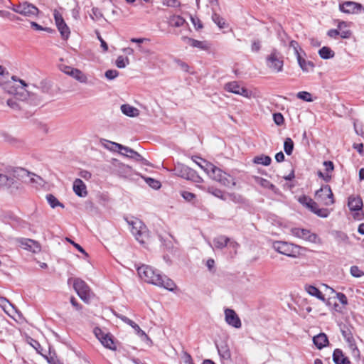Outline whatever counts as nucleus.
<instances>
[{
  "label": "nucleus",
  "instance_id": "obj_1",
  "mask_svg": "<svg viewBox=\"0 0 364 364\" xmlns=\"http://www.w3.org/2000/svg\"><path fill=\"white\" fill-rule=\"evenodd\" d=\"M137 272L140 278L147 283L164 287L171 291L176 288V284L171 279L149 265L142 264L137 268Z\"/></svg>",
  "mask_w": 364,
  "mask_h": 364
},
{
  "label": "nucleus",
  "instance_id": "obj_2",
  "mask_svg": "<svg viewBox=\"0 0 364 364\" xmlns=\"http://www.w3.org/2000/svg\"><path fill=\"white\" fill-rule=\"evenodd\" d=\"M205 164L204 171L215 181L219 182L222 185L229 187L230 186H235V182L234 178L227 173L223 171L220 168H218L211 163L203 161Z\"/></svg>",
  "mask_w": 364,
  "mask_h": 364
},
{
  "label": "nucleus",
  "instance_id": "obj_3",
  "mask_svg": "<svg viewBox=\"0 0 364 364\" xmlns=\"http://www.w3.org/2000/svg\"><path fill=\"white\" fill-rule=\"evenodd\" d=\"M272 247L277 252L293 258L299 257L302 251L306 250L305 247L285 241H274Z\"/></svg>",
  "mask_w": 364,
  "mask_h": 364
},
{
  "label": "nucleus",
  "instance_id": "obj_4",
  "mask_svg": "<svg viewBox=\"0 0 364 364\" xmlns=\"http://www.w3.org/2000/svg\"><path fill=\"white\" fill-rule=\"evenodd\" d=\"M14 179L21 181L26 183H37L41 185L43 182V179L36 174L31 173L23 168H15L10 173Z\"/></svg>",
  "mask_w": 364,
  "mask_h": 364
},
{
  "label": "nucleus",
  "instance_id": "obj_5",
  "mask_svg": "<svg viewBox=\"0 0 364 364\" xmlns=\"http://www.w3.org/2000/svg\"><path fill=\"white\" fill-rule=\"evenodd\" d=\"M173 172L175 175L194 183H199L203 181L195 170L181 163L175 164Z\"/></svg>",
  "mask_w": 364,
  "mask_h": 364
},
{
  "label": "nucleus",
  "instance_id": "obj_6",
  "mask_svg": "<svg viewBox=\"0 0 364 364\" xmlns=\"http://www.w3.org/2000/svg\"><path fill=\"white\" fill-rule=\"evenodd\" d=\"M73 282V288L80 298L85 302L88 303L90 299L91 290L87 283L80 278H69L68 283Z\"/></svg>",
  "mask_w": 364,
  "mask_h": 364
},
{
  "label": "nucleus",
  "instance_id": "obj_7",
  "mask_svg": "<svg viewBox=\"0 0 364 364\" xmlns=\"http://www.w3.org/2000/svg\"><path fill=\"white\" fill-rule=\"evenodd\" d=\"M266 64L269 69L274 73H280L283 70L284 57L275 48L266 58Z\"/></svg>",
  "mask_w": 364,
  "mask_h": 364
},
{
  "label": "nucleus",
  "instance_id": "obj_8",
  "mask_svg": "<svg viewBox=\"0 0 364 364\" xmlns=\"http://www.w3.org/2000/svg\"><path fill=\"white\" fill-rule=\"evenodd\" d=\"M316 200L326 206L335 203V199L332 190L328 185H322L315 193Z\"/></svg>",
  "mask_w": 364,
  "mask_h": 364
},
{
  "label": "nucleus",
  "instance_id": "obj_9",
  "mask_svg": "<svg viewBox=\"0 0 364 364\" xmlns=\"http://www.w3.org/2000/svg\"><path fill=\"white\" fill-rule=\"evenodd\" d=\"M291 232L294 236L301 238L310 242L318 243L320 242V238L318 235L311 232L309 230L294 228L291 230Z\"/></svg>",
  "mask_w": 364,
  "mask_h": 364
},
{
  "label": "nucleus",
  "instance_id": "obj_10",
  "mask_svg": "<svg viewBox=\"0 0 364 364\" xmlns=\"http://www.w3.org/2000/svg\"><path fill=\"white\" fill-rule=\"evenodd\" d=\"M53 16L58 30L60 33V36L63 40H68L70 35V28L65 22L61 14L57 10L54 11Z\"/></svg>",
  "mask_w": 364,
  "mask_h": 364
},
{
  "label": "nucleus",
  "instance_id": "obj_11",
  "mask_svg": "<svg viewBox=\"0 0 364 364\" xmlns=\"http://www.w3.org/2000/svg\"><path fill=\"white\" fill-rule=\"evenodd\" d=\"M225 319L228 325L235 328H240L242 326L241 320L233 309H226L225 310Z\"/></svg>",
  "mask_w": 364,
  "mask_h": 364
},
{
  "label": "nucleus",
  "instance_id": "obj_12",
  "mask_svg": "<svg viewBox=\"0 0 364 364\" xmlns=\"http://www.w3.org/2000/svg\"><path fill=\"white\" fill-rule=\"evenodd\" d=\"M132 232L135 236L136 240L140 243H144L145 238L147 236L146 231L145 230L146 228L142 225L140 221L132 223Z\"/></svg>",
  "mask_w": 364,
  "mask_h": 364
},
{
  "label": "nucleus",
  "instance_id": "obj_13",
  "mask_svg": "<svg viewBox=\"0 0 364 364\" xmlns=\"http://www.w3.org/2000/svg\"><path fill=\"white\" fill-rule=\"evenodd\" d=\"M225 90L244 97L249 96V91L247 88L241 87L236 81L228 82L225 85Z\"/></svg>",
  "mask_w": 364,
  "mask_h": 364
},
{
  "label": "nucleus",
  "instance_id": "obj_14",
  "mask_svg": "<svg viewBox=\"0 0 364 364\" xmlns=\"http://www.w3.org/2000/svg\"><path fill=\"white\" fill-rule=\"evenodd\" d=\"M362 7L360 4L354 1H346L339 6L340 10L346 14L358 13L362 9Z\"/></svg>",
  "mask_w": 364,
  "mask_h": 364
},
{
  "label": "nucleus",
  "instance_id": "obj_15",
  "mask_svg": "<svg viewBox=\"0 0 364 364\" xmlns=\"http://www.w3.org/2000/svg\"><path fill=\"white\" fill-rule=\"evenodd\" d=\"M62 70L67 75L73 77L75 79L80 82H85L87 81L86 75L80 70L73 68L70 66L65 65Z\"/></svg>",
  "mask_w": 364,
  "mask_h": 364
},
{
  "label": "nucleus",
  "instance_id": "obj_16",
  "mask_svg": "<svg viewBox=\"0 0 364 364\" xmlns=\"http://www.w3.org/2000/svg\"><path fill=\"white\" fill-rule=\"evenodd\" d=\"M38 13L39 9L33 4L28 1L22 2V7L20 14L27 17H33L37 16Z\"/></svg>",
  "mask_w": 364,
  "mask_h": 364
},
{
  "label": "nucleus",
  "instance_id": "obj_17",
  "mask_svg": "<svg viewBox=\"0 0 364 364\" xmlns=\"http://www.w3.org/2000/svg\"><path fill=\"white\" fill-rule=\"evenodd\" d=\"M123 151H124L127 153H129V154H125L121 151H119V154L123 156H125L126 157L135 160L136 161L141 162L142 164H144V165L149 164L148 161L146 159H145L141 154H139L138 152H136L134 149H132L128 146H124V148H123Z\"/></svg>",
  "mask_w": 364,
  "mask_h": 364
},
{
  "label": "nucleus",
  "instance_id": "obj_18",
  "mask_svg": "<svg viewBox=\"0 0 364 364\" xmlns=\"http://www.w3.org/2000/svg\"><path fill=\"white\" fill-rule=\"evenodd\" d=\"M298 201L314 214L315 211L316 212V210L318 208V203L306 195L300 196Z\"/></svg>",
  "mask_w": 364,
  "mask_h": 364
},
{
  "label": "nucleus",
  "instance_id": "obj_19",
  "mask_svg": "<svg viewBox=\"0 0 364 364\" xmlns=\"http://www.w3.org/2000/svg\"><path fill=\"white\" fill-rule=\"evenodd\" d=\"M21 244L24 249L33 253H38L41 250V245L37 241L31 239H22Z\"/></svg>",
  "mask_w": 364,
  "mask_h": 364
},
{
  "label": "nucleus",
  "instance_id": "obj_20",
  "mask_svg": "<svg viewBox=\"0 0 364 364\" xmlns=\"http://www.w3.org/2000/svg\"><path fill=\"white\" fill-rule=\"evenodd\" d=\"M332 358L335 364H351L349 358L345 355L343 350L340 348H336L333 350Z\"/></svg>",
  "mask_w": 364,
  "mask_h": 364
},
{
  "label": "nucleus",
  "instance_id": "obj_21",
  "mask_svg": "<svg viewBox=\"0 0 364 364\" xmlns=\"http://www.w3.org/2000/svg\"><path fill=\"white\" fill-rule=\"evenodd\" d=\"M117 317L119 318L122 321H123L127 324L132 326L140 336H141V337L144 336L146 339L149 340V338L146 334V333L143 330H141V328L139 327V326L138 324H136L134 321H133L132 320L129 319V318H127V316H125L124 315H117Z\"/></svg>",
  "mask_w": 364,
  "mask_h": 364
},
{
  "label": "nucleus",
  "instance_id": "obj_22",
  "mask_svg": "<svg viewBox=\"0 0 364 364\" xmlns=\"http://www.w3.org/2000/svg\"><path fill=\"white\" fill-rule=\"evenodd\" d=\"M73 191L75 194L80 197H85L87 195L86 186L80 178L75 180L73 183Z\"/></svg>",
  "mask_w": 364,
  "mask_h": 364
},
{
  "label": "nucleus",
  "instance_id": "obj_23",
  "mask_svg": "<svg viewBox=\"0 0 364 364\" xmlns=\"http://www.w3.org/2000/svg\"><path fill=\"white\" fill-rule=\"evenodd\" d=\"M313 343L319 350L327 346L329 343L328 338L326 333H320L313 337Z\"/></svg>",
  "mask_w": 364,
  "mask_h": 364
},
{
  "label": "nucleus",
  "instance_id": "obj_24",
  "mask_svg": "<svg viewBox=\"0 0 364 364\" xmlns=\"http://www.w3.org/2000/svg\"><path fill=\"white\" fill-rule=\"evenodd\" d=\"M100 142L101 145L103 146L105 149L111 151H118L119 153L120 151H122L123 148L125 146L117 142L111 141L105 139H101Z\"/></svg>",
  "mask_w": 364,
  "mask_h": 364
},
{
  "label": "nucleus",
  "instance_id": "obj_25",
  "mask_svg": "<svg viewBox=\"0 0 364 364\" xmlns=\"http://www.w3.org/2000/svg\"><path fill=\"white\" fill-rule=\"evenodd\" d=\"M182 39L193 48H198L202 50H207L208 48V46L204 41H200L187 36L183 37Z\"/></svg>",
  "mask_w": 364,
  "mask_h": 364
},
{
  "label": "nucleus",
  "instance_id": "obj_26",
  "mask_svg": "<svg viewBox=\"0 0 364 364\" xmlns=\"http://www.w3.org/2000/svg\"><path fill=\"white\" fill-rule=\"evenodd\" d=\"M121 111L124 114L131 117L139 115V109L128 104L122 105L121 106Z\"/></svg>",
  "mask_w": 364,
  "mask_h": 364
},
{
  "label": "nucleus",
  "instance_id": "obj_27",
  "mask_svg": "<svg viewBox=\"0 0 364 364\" xmlns=\"http://www.w3.org/2000/svg\"><path fill=\"white\" fill-rule=\"evenodd\" d=\"M348 205L351 211L360 210L363 206V202L359 198H348Z\"/></svg>",
  "mask_w": 364,
  "mask_h": 364
},
{
  "label": "nucleus",
  "instance_id": "obj_28",
  "mask_svg": "<svg viewBox=\"0 0 364 364\" xmlns=\"http://www.w3.org/2000/svg\"><path fill=\"white\" fill-rule=\"evenodd\" d=\"M100 342L107 348L112 350H116L117 349L113 336L109 333H108V335L105 336V338Z\"/></svg>",
  "mask_w": 364,
  "mask_h": 364
},
{
  "label": "nucleus",
  "instance_id": "obj_29",
  "mask_svg": "<svg viewBox=\"0 0 364 364\" xmlns=\"http://www.w3.org/2000/svg\"><path fill=\"white\" fill-rule=\"evenodd\" d=\"M305 289L310 295L316 296L317 299L323 301H325L323 294L317 287L312 285H307Z\"/></svg>",
  "mask_w": 364,
  "mask_h": 364
},
{
  "label": "nucleus",
  "instance_id": "obj_30",
  "mask_svg": "<svg viewBox=\"0 0 364 364\" xmlns=\"http://www.w3.org/2000/svg\"><path fill=\"white\" fill-rule=\"evenodd\" d=\"M229 241L230 239L228 237L220 235L213 240V245L215 248L223 249L227 246Z\"/></svg>",
  "mask_w": 364,
  "mask_h": 364
},
{
  "label": "nucleus",
  "instance_id": "obj_31",
  "mask_svg": "<svg viewBox=\"0 0 364 364\" xmlns=\"http://www.w3.org/2000/svg\"><path fill=\"white\" fill-rule=\"evenodd\" d=\"M16 181H14V178L11 177V174L9 176L6 174L0 173V186H6L8 188L11 187Z\"/></svg>",
  "mask_w": 364,
  "mask_h": 364
},
{
  "label": "nucleus",
  "instance_id": "obj_32",
  "mask_svg": "<svg viewBox=\"0 0 364 364\" xmlns=\"http://www.w3.org/2000/svg\"><path fill=\"white\" fill-rule=\"evenodd\" d=\"M207 192L211 193L214 196L220 198L221 200H227V193H225L220 189L215 188L213 186H208L205 188Z\"/></svg>",
  "mask_w": 364,
  "mask_h": 364
},
{
  "label": "nucleus",
  "instance_id": "obj_33",
  "mask_svg": "<svg viewBox=\"0 0 364 364\" xmlns=\"http://www.w3.org/2000/svg\"><path fill=\"white\" fill-rule=\"evenodd\" d=\"M320 57L323 59L327 60L334 57L335 53L329 47L323 46L318 50Z\"/></svg>",
  "mask_w": 364,
  "mask_h": 364
},
{
  "label": "nucleus",
  "instance_id": "obj_34",
  "mask_svg": "<svg viewBox=\"0 0 364 364\" xmlns=\"http://www.w3.org/2000/svg\"><path fill=\"white\" fill-rule=\"evenodd\" d=\"M346 26H347V25L345 21H341V22H339V23L338 25V31H340V36L342 38H345V39L350 38L352 35V32L350 30L343 28L344 27H346Z\"/></svg>",
  "mask_w": 364,
  "mask_h": 364
},
{
  "label": "nucleus",
  "instance_id": "obj_35",
  "mask_svg": "<svg viewBox=\"0 0 364 364\" xmlns=\"http://www.w3.org/2000/svg\"><path fill=\"white\" fill-rule=\"evenodd\" d=\"M253 162L257 164L269 166L272 162V159L269 156L262 154V155L255 156L253 159Z\"/></svg>",
  "mask_w": 364,
  "mask_h": 364
},
{
  "label": "nucleus",
  "instance_id": "obj_36",
  "mask_svg": "<svg viewBox=\"0 0 364 364\" xmlns=\"http://www.w3.org/2000/svg\"><path fill=\"white\" fill-rule=\"evenodd\" d=\"M298 63L300 66V68L302 69L304 72L309 71V66H310L311 68L314 67V65L313 62L311 61H306L304 58H303L300 54H298V57H296Z\"/></svg>",
  "mask_w": 364,
  "mask_h": 364
},
{
  "label": "nucleus",
  "instance_id": "obj_37",
  "mask_svg": "<svg viewBox=\"0 0 364 364\" xmlns=\"http://www.w3.org/2000/svg\"><path fill=\"white\" fill-rule=\"evenodd\" d=\"M46 198L48 203H49V205H50V207L52 208H55L58 206L61 207L63 208L65 207L64 205L62 203H60L58 200V198L53 194H50V193L47 194Z\"/></svg>",
  "mask_w": 364,
  "mask_h": 364
},
{
  "label": "nucleus",
  "instance_id": "obj_38",
  "mask_svg": "<svg viewBox=\"0 0 364 364\" xmlns=\"http://www.w3.org/2000/svg\"><path fill=\"white\" fill-rule=\"evenodd\" d=\"M228 198L235 203L243 204L245 203V198L241 195L235 193H227Z\"/></svg>",
  "mask_w": 364,
  "mask_h": 364
},
{
  "label": "nucleus",
  "instance_id": "obj_39",
  "mask_svg": "<svg viewBox=\"0 0 364 364\" xmlns=\"http://www.w3.org/2000/svg\"><path fill=\"white\" fill-rule=\"evenodd\" d=\"M294 146V141L291 138L287 137L285 139L284 141V150L287 155H291L292 154Z\"/></svg>",
  "mask_w": 364,
  "mask_h": 364
},
{
  "label": "nucleus",
  "instance_id": "obj_40",
  "mask_svg": "<svg viewBox=\"0 0 364 364\" xmlns=\"http://www.w3.org/2000/svg\"><path fill=\"white\" fill-rule=\"evenodd\" d=\"M186 22L185 19L180 16H174L169 21L170 26L173 27H181Z\"/></svg>",
  "mask_w": 364,
  "mask_h": 364
},
{
  "label": "nucleus",
  "instance_id": "obj_41",
  "mask_svg": "<svg viewBox=\"0 0 364 364\" xmlns=\"http://www.w3.org/2000/svg\"><path fill=\"white\" fill-rule=\"evenodd\" d=\"M342 335L350 348L355 346V339L350 331H342Z\"/></svg>",
  "mask_w": 364,
  "mask_h": 364
},
{
  "label": "nucleus",
  "instance_id": "obj_42",
  "mask_svg": "<svg viewBox=\"0 0 364 364\" xmlns=\"http://www.w3.org/2000/svg\"><path fill=\"white\" fill-rule=\"evenodd\" d=\"M212 19L218 26L219 28H223L225 27V21L219 14L213 13L212 16Z\"/></svg>",
  "mask_w": 364,
  "mask_h": 364
},
{
  "label": "nucleus",
  "instance_id": "obj_43",
  "mask_svg": "<svg viewBox=\"0 0 364 364\" xmlns=\"http://www.w3.org/2000/svg\"><path fill=\"white\" fill-rule=\"evenodd\" d=\"M129 63V60L127 57L120 55L116 60V65L119 68H124Z\"/></svg>",
  "mask_w": 364,
  "mask_h": 364
},
{
  "label": "nucleus",
  "instance_id": "obj_44",
  "mask_svg": "<svg viewBox=\"0 0 364 364\" xmlns=\"http://www.w3.org/2000/svg\"><path fill=\"white\" fill-rule=\"evenodd\" d=\"M296 97L299 99H301V100H304L305 102H310L313 101L311 94L310 92H306V91L299 92L296 94Z\"/></svg>",
  "mask_w": 364,
  "mask_h": 364
},
{
  "label": "nucleus",
  "instance_id": "obj_45",
  "mask_svg": "<svg viewBox=\"0 0 364 364\" xmlns=\"http://www.w3.org/2000/svg\"><path fill=\"white\" fill-rule=\"evenodd\" d=\"M145 181L150 187L156 190L159 189L161 186L160 181L150 177L146 178Z\"/></svg>",
  "mask_w": 364,
  "mask_h": 364
},
{
  "label": "nucleus",
  "instance_id": "obj_46",
  "mask_svg": "<svg viewBox=\"0 0 364 364\" xmlns=\"http://www.w3.org/2000/svg\"><path fill=\"white\" fill-rule=\"evenodd\" d=\"M350 272L353 277L357 278L364 275V272L361 271L358 266H352Z\"/></svg>",
  "mask_w": 364,
  "mask_h": 364
},
{
  "label": "nucleus",
  "instance_id": "obj_47",
  "mask_svg": "<svg viewBox=\"0 0 364 364\" xmlns=\"http://www.w3.org/2000/svg\"><path fill=\"white\" fill-rule=\"evenodd\" d=\"M6 103L13 109L17 110L20 109L19 104L16 97L8 99Z\"/></svg>",
  "mask_w": 364,
  "mask_h": 364
},
{
  "label": "nucleus",
  "instance_id": "obj_48",
  "mask_svg": "<svg viewBox=\"0 0 364 364\" xmlns=\"http://www.w3.org/2000/svg\"><path fill=\"white\" fill-rule=\"evenodd\" d=\"M191 21L193 24L196 30L198 31L203 28V26L201 21L197 16H191Z\"/></svg>",
  "mask_w": 364,
  "mask_h": 364
},
{
  "label": "nucleus",
  "instance_id": "obj_49",
  "mask_svg": "<svg viewBox=\"0 0 364 364\" xmlns=\"http://www.w3.org/2000/svg\"><path fill=\"white\" fill-rule=\"evenodd\" d=\"M273 119L274 123L278 126L283 124L284 122L283 115L279 112L273 114Z\"/></svg>",
  "mask_w": 364,
  "mask_h": 364
},
{
  "label": "nucleus",
  "instance_id": "obj_50",
  "mask_svg": "<svg viewBox=\"0 0 364 364\" xmlns=\"http://www.w3.org/2000/svg\"><path fill=\"white\" fill-rule=\"evenodd\" d=\"M90 17L93 20H99L102 17V13L98 8H92V14H90Z\"/></svg>",
  "mask_w": 364,
  "mask_h": 364
},
{
  "label": "nucleus",
  "instance_id": "obj_51",
  "mask_svg": "<svg viewBox=\"0 0 364 364\" xmlns=\"http://www.w3.org/2000/svg\"><path fill=\"white\" fill-rule=\"evenodd\" d=\"M96 337L99 339L100 341L103 340L105 336L108 335V333H105L100 328L95 327L93 331Z\"/></svg>",
  "mask_w": 364,
  "mask_h": 364
},
{
  "label": "nucleus",
  "instance_id": "obj_52",
  "mask_svg": "<svg viewBox=\"0 0 364 364\" xmlns=\"http://www.w3.org/2000/svg\"><path fill=\"white\" fill-rule=\"evenodd\" d=\"M46 359L49 364H63L58 359V358L55 355V353L52 355L50 351L49 356H47Z\"/></svg>",
  "mask_w": 364,
  "mask_h": 364
},
{
  "label": "nucleus",
  "instance_id": "obj_53",
  "mask_svg": "<svg viewBox=\"0 0 364 364\" xmlns=\"http://www.w3.org/2000/svg\"><path fill=\"white\" fill-rule=\"evenodd\" d=\"M119 75V72L116 70H108L105 72V77L108 80H114Z\"/></svg>",
  "mask_w": 364,
  "mask_h": 364
},
{
  "label": "nucleus",
  "instance_id": "obj_54",
  "mask_svg": "<svg viewBox=\"0 0 364 364\" xmlns=\"http://www.w3.org/2000/svg\"><path fill=\"white\" fill-rule=\"evenodd\" d=\"M181 195L188 202L192 201L196 198L194 193L186 191H182Z\"/></svg>",
  "mask_w": 364,
  "mask_h": 364
},
{
  "label": "nucleus",
  "instance_id": "obj_55",
  "mask_svg": "<svg viewBox=\"0 0 364 364\" xmlns=\"http://www.w3.org/2000/svg\"><path fill=\"white\" fill-rule=\"evenodd\" d=\"M315 214L321 218H327L329 214L330 211L327 208H318L316 210V212L315 211Z\"/></svg>",
  "mask_w": 364,
  "mask_h": 364
},
{
  "label": "nucleus",
  "instance_id": "obj_56",
  "mask_svg": "<svg viewBox=\"0 0 364 364\" xmlns=\"http://www.w3.org/2000/svg\"><path fill=\"white\" fill-rule=\"evenodd\" d=\"M67 241L71 243L79 252L84 254L86 257H88V254L85 252V250L77 243L75 242L69 238H66Z\"/></svg>",
  "mask_w": 364,
  "mask_h": 364
},
{
  "label": "nucleus",
  "instance_id": "obj_57",
  "mask_svg": "<svg viewBox=\"0 0 364 364\" xmlns=\"http://www.w3.org/2000/svg\"><path fill=\"white\" fill-rule=\"evenodd\" d=\"M289 47L293 48L295 55H296V57H298V54H300L299 52V43H298V42L294 41V40L290 41V42H289Z\"/></svg>",
  "mask_w": 364,
  "mask_h": 364
},
{
  "label": "nucleus",
  "instance_id": "obj_58",
  "mask_svg": "<svg viewBox=\"0 0 364 364\" xmlns=\"http://www.w3.org/2000/svg\"><path fill=\"white\" fill-rule=\"evenodd\" d=\"M337 299L339 300V301L344 306L348 304V299L346 296L341 292H338L336 294Z\"/></svg>",
  "mask_w": 364,
  "mask_h": 364
},
{
  "label": "nucleus",
  "instance_id": "obj_59",
  "mask_svg": "<svg viewBox=\"0 0 364 364\" xmlns=\"http://www.w3.org/2000/svg\"><path fill=\"white\" fill-rule=\"evenodd\" d=\"M353 148L356 149L360 156H364V149H363V143H360V144L354 143L353 144Z\"/></svg>",
  "mask_w": 364,
  "mask_h": 364
},
{
  "label": "nucleus",
  "instance_id": "obj_60",
  "mask_svg": "<svg viewBox=\"0 0 364 364\" xmlns=\"http://www.w3.org/2000/svg\"><path fill=\"white\" fill-rule=\"evenodd\" d=\"M323 166L326 167V171L328 173L334 169V164L331 161H325Z\"/></svg>",
  "mask_w": 364,
  "mask_h": 364
},
{
  "label": "nucleus",
  "instance_id": "obj_61",
  "mask_svg": "<svg viewBox=\"0 0 364 364\" xmlns=\"http://www.w3.org/2000/svg\"><path fill=\"white\" fill-rule=\"evenodd\" d=\"M317 175L319 178H322L326 182H329L331 180V175L328 173H323L321 171H318Z\"/></svg>",
  "mask_w": 364,
  "mask_h": 364
},
{
  "label": "nucleus",
  "instance_id": "obj_62",
  "mask_svg": "<svg viewBox=\"0 0 364 364\" xmlns=\"http://www.w3.org/2000/svg\"><path fill=\"white\" fill-rule=\"evenodd\" d=\"M163 4L171 7H177L180 5V3L177 0H163Z\"/></svg>",
  "mask_w": 364,
  "mask_h": 364
},
{
  "label": "nucleus",
  "instance_id": "obj_63",
  "mask_svg": "<svg viewBox=\"0 0 364 364\" xmlns=\"http://www.w3.org/2000/svg\"><path fill=\"white\" fill-rule=\"evenodd\" d=\"M261 48V42L259 40H255L252 43V50L253 52H258Z\"/></svg>",
  "mask_w": 364,
  "mask_h": 364
},
{
  "label": "nucleus",
  "instance_id": "obj_64",
  "mask_svg": "<svg viewBox=\"0 0 364 364\" xmlns=\"http://www.w3.org/2000/svg\"><path fill=\"white\" fill-rule=\"evenodd\" d=\"M30 339H31L30 344L32 346V347L34 348L38 353H41L40 352V349H41V346L40 343L37 341H36L31 338H30Z\"/></svg>",
  "mask_w": 364,
  "mask_h": 364
}]
</instances>
